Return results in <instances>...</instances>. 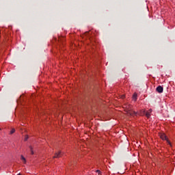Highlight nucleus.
I'll return each mask as SVG.
<instances>
[{"mask_svg":"<svg viewBox=\"0 0 175 175\" xmlns=\"http://www.w3.org/2000/svg\"><path fill=\"white\" fill-rule=\"evenodd\" d=\"M124 111L127 113L129 116H136V113L132 110V105L129 104H124L123 105Z\"/></svg>","mask_w":175,"mask_h":175,"instance_id":"1","label":"nucleus"},{"mask_svg":"<svg viewBox=\"0 0 175 175\" xmlns=\"http://www.w3.org/2000/svg\"><path fill=\"white\" fill-rule=\"evenodd\" d=\"M159 137L162 140H166V142L169 144V146H170V147H172V143L170 142V141L169 140V139L167 138V137L166 136V135L165 133H160Z\"/></svg>","mask_w":175,"mask_h":175,"instance_id":"2","label":"nucleus"},{"mask_svg":"<svg viewBox=\"0 0 175 175\" xmlns=\"http://www.w3.org/2000/svg\"><path fill=\"white\" fill-rule=\"evenodd\" d=\"M157 92H159V94H162L163 92V87L159 85L156 88Z\"/></svg>","mask_w":175,"mask_h":175,"instance_id":"3","label":"nucleus"},{"mask_svg":"<svg viewBox=\"0 0 175 175\" xmlns=\"http://www.w3.org/2000/svg\"><path fill=\"white\" fill-rule=\"evenodd\" d=\"M62 157V154L61 153V151H59L55 154L53 156V158H61Z\"/></svg>","mask_w":175,"mask_h":175,"instance_id":"4","label":"nucleus"},{"mask_svg":"<svg viewBox=\"0 0 175 175\" xmlns=\"http://www.w3.org/2000/svg\"><path fill=\"white\" fill-rule=\"evenodd\" d=\"M141 111H142V114H146L148 118H150V117L151 116V113L148 111L146 113V110L144 109H142Z\"/></svg>","mask_w":175,"mask_h":175,"instance_id":"5","label":"nucleus"},{"mask_svg":"<svg viewBox=\"0 0 175 175\" xmlns=\"http://www.w3.org/2000/svg\"><path fill=\"white\" fill-rule=\"evenodd\" d=\"M133 99L134 100H136V99H137V93H134L133 95Z\"/></svg>","mask_w":175,"mask_h":175,"instance_id":"6","label":"nucleus"},{"mask_svg":"<svg viewBox=\"0 0 175 175\" xmlns=\"http://www.w3.org/2000/svg\"><path fill=\"white\" fill-rule=\"evenodd\" d=\"M21 159L23 160V163H27V160L25 159V157H24V156L21 155Z\"/></svg>","mask_w":175,"mask_h":175,"instance_id":"7","label":"nucleus"},{"mask_svg":"<svg viewBox=\"0 0 175 175\" xmlns=\"http://www.w3.org/2000/svg\"><path fill=\"white\" fill-rule=\"evenodd\" d=\"M14 132H16V129H12V130L10 132V135H13V133H14Z\"/></svg>","mask_w":175,"mask_h":175,"instance_id":"8","label":"nucleus"},{"mask_svg":"<svg viewBox=\"0 0 175 175\" xmlns=\"http://www.w3.org/2000/svg\"><path fill=\"white\" fill-rule=\"evenodd\" d=\"M30 150L31 155H33V150L32 149V146H30Z\"/></svg>","mask_w":175,"mask_h":175,"instance_id":"9","label":"nucleus"},{"mask_svg":"<svg viewBox=\"0 0 175 175\" xmlns=\"http://www.w3.org/2000/svg\"><path fill=\"white\" fill-rule=\"evenodd\" d=\"M96 173H98V174H101V172H100V170H97L96 171Z\"/></svg>","mask_w":175,"mask_h":175,"instance_id":"10","label":"nucleus"},{"mask_svg":"<svg viewBox=\"0 0 175 175\" xmlns=\"http://www.w3.org/2000/svg\"><path fill=\"white\" fill-rule=\"evenodd\" d=\"M28 140V135H25V142H27Z\"/></svg>","mask_w":175,"mask_h":175,"instance_id":"11","label":"nucleus"},{"mask_svg":"<svg viewBox=\"0 0 175 175\" xmlns=\"http://www.w3.org/2000/svg\"><path fill=\"white\" fill-rule=\"evenodd\" d=\"M121 99H124L125 98V96L124 95H122L120 96Z\"/></svg>","mask_w":175,"mask_h":175,"instance_id":"12","label":"nucleus"},{"mask_svg":"<svg viewBox=\"0 0 175 175\" xmlns=\"http://www.w3.org/2000/svg\"><path fill=\"white\" fill-rule=\"evenodd\" d=\"M148 113H152V109H149V111H148Z\"/></svg>","mask_w":175,"mask_h":175,"instance_id":"13","label":"nucleus"}]
</instances>
